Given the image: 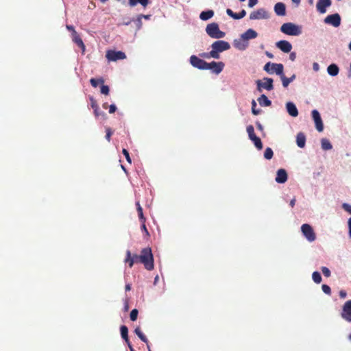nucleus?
<instances>
[{"label": "nucleus", "instance_id": "1", "mask_svg": "<svg viewBox=\"0 0 351 351\" xmlns=\"http://www.w3.org/2000/svg\"><path fill=\"white\" fill-rule=\"evenodd\" d=\"M211 47L212 50L210 51L209 54H204V57L207 58L211 57L218 59L219 58V53L229 49L230 45L228 42L220 40L214 42Z\"/></svg>", "mask_w": 351, "mask_h": 351}, {"label": "nucleus", "instance_id": "2", "mask_svg": "<svg viewBox=\"0 0 351 351\" xmlns=\"http://www.w3.org/2000/svg\"><path fill=\"white\" fill-rule=\"evenodd\" d=\"M140 263L148 271H152L154 268V256L150 247H145L141 251Z\"/></svg>", "mask_w": 351, "mask_h": 351}, {"label": "nucleus", "instance_id": "3", "mask_svg": "<svg viewBox=\"0 0 351 351\" xmlns=\"http://www.w3.org/2000/svg\"><path fill=\"white\" fill-rule=\"evenodd\" d=\"M280 31L289 36H298L301 34V27L292 23H285L280 27Z\"/></svg>", "mask_w": 351, "mask_h": 351}, {"label": "nucleus", "instance_id": "4", "mask_svg": "<svg viewBox=\"0 0 351 351\" xmlns=\"http://www.w3.org/2000/svg\"><path fill=\"white\" fill-rule=\"evenodd\" d=\"M206 32L213 38H222L225 36V32L219 29V25L216 23H212L207 25L206 27Z\"/></svg>", "mask_w": 351, "mask_h": 351}, {"label": "nucleus", "instance_id": "5", "mask_svg": "<svg viewBox=\"0 0 351 351\" xmlns=\"http://www.w3.org/2000/svg\"><path fill=\"white\" fill-rule=\"evenodd\" d=\"M264 70L270 74L276 73L280 75L283 72V65L282 64L267 62L264 66Z\"/></svg>", "mask_w": 351, "mask_h": 351}, {"label": "nucleus", "instance_id": "6", "mask_svg": "<svg viewBox=\"0 0 351 351\" xmlns=\"http://www.w3.org/2000/svg\"><path fill=\"white\" fill-rule=\"evenodd\" d=\"M301 230L304 236L306 239L310 241L313 242L316 239L315 233L313 229V228L307 223H304L301 227Z\"/></svg>", "mask_w": 351, "mask_h": 351}, {"label": "nucleus", "instance_id": "7", "mask_svg": "<svg viewBox=\"0 0 351 351\" xmlns=\"http://www.w3.org/2000/svg\"><path fill=\"white\" fill-rule=\"evenodd\" d=\"M263 81H264L263 82L260 80H258L256 81L257 90L259 92L262 91V88L266 89L267 90H271L274 89V86H273L274 81L271 78L264 77Z\"/></svg>", "mask_w": 351, "mask_h": 351}, {"label": "nucleus", "instance_id": "8", "mask_svg": "<svg viewBox=\"0 0 351 351\" xmlns=\"http://www.w3.org/2000/svg\"><path fill=\"white\" fill-rule=\"evenodd\" d=\"M206 66L204 68V70H212V71L215 74L220 73L223 68H224V63L222 62H215L213 61L210 63H208L206 62Z\"/></svg>", "mask_w": 351, "mask_h": 351}, {"label": "nucleus", "instance_id": "9", "mask_svg": "<svg viewBox=\"0 0 351 351\" xmlns=\"http://www.w3.org/2000/svg\"><path fill=\"white\" fill-rule=\"evenodd\" d=\"M140 257L141 254L138 255L136 254H134L132 255L131 252L130 250H127L124 263L125 264H128L129 267L131 268L135 263H140Z\"/></svg>", "mask_w": 351, "mask_h": 351}, {"label": "nucleus", "instance_id": "10", "mask_svg": "<svg viewBox=\"0 0 351 351\" xmlns=\"http://www.w3.org/2000/svg\"><path fill=\"white\" fill-rule=\"evenodd\" d=\"M106 57L109 61H117L118 60L125 59L126 56L125 53L120 51H116L113 50H109L107 51Z\"/></svg>", "mask_w": 351, "mask_h": 351}, {"label": "nucleus", "instance_id": "11", "mask_svg": "<svg viewBox=\"0 0 351 351\" xmlns=\"http://www.w3.org/2000/svg\"><path fill=\"white\" fill-rule=\"evenodd\" d=\"M341 316L345 320L351 322V300L346 301L343 307Z\"/></svg>", "mask_w": 351, "mask_h": 351}, {"label": "nucleus", "instance_id": "12", "mask_svg": "<svg viewBox=\"0 0 351 351\" xmlns=\"http://www.w3.org/2000/svg\"><path fill=\"white\" fill-rule=\"evenodd\" d=\"M269 14L267 11L263 8H259L257 10L252 12L250 15L251 20L268 19Z\"/></svg>", "mask_w": 351, "mask_h": 351}, {"label": "nucleus", "instance_id": "13", "mask_svg": "<svg viewBox=\"0 0 351 351\" xmlns=\"http://www.w3.org/2000/svg\"><path fill=\"white\" fill-rule=\"evenodd\" d=\"M324 22L328 24H331L335 27H337L341 24V17L339 14H330L325 18Z\"/></svg>", "mask_w": 351, "mask_h": 351}, {"label": "nucleus", "instance_id": "14", "mask_svg": "<svg viewBox=\"0 0 351 351\" xmlns=\"http://www.w3.org/2000/svg\"><path fill=\"white\" fill-rule=\"evenodd\" d=\"M311 114L315 123L316 129L318 132H322L324 130V125L319 112L317 110H313Z\"/></svg>", "mask_w": 351, "mask_h": 351}, {"label": "nucleus", "instance_id": "15", "mask_svg": "<svg viewBox=\"0 0 351 351\" xmlns=\"http://www.w3.org/2000/svg\"><path fill=\"white\" fill-rule=\"evenodd\" d=\"M190 62L191 65L195 68H197L201 70H204L206 64V61L202 59H200L197 56L193 55L190 58Z\"/></svg>", "mask_w": 351, "mask_h": 351}, {"label": "nucleus", "instance_id": "16", "mask_svg": "<svg viewBox=\"0 0 351 351\" xmlns=\"http://www.w3.org/2000/svg\"><path fill=\"white\" fill-rule=\"evenodd\" d=\"M331 5L330 0H318L317 3V10L321 13L324 14L326 12V8Z\"/></svg>", "mask_w": 351, "mask_h": 351}, {"label": "nucleus", "instance_id": "17", "mask_svg": "<svg viewBox=\"0 0 351 351\" xmlns=\"http://www.w3.org/2000/svg\"><path fill=\"white\" fill-rule=\"evenodd\" d=\"M288 176L287 171L284 169H280L277 171L275 180L277 183L283 184L287 182Z\"/></svg>", "mask_w": 351, "mask_h": 351}, {"label": "nucleus", "instance_id": "18", "mask_svg": "<svg viewBox=\"0 0 351 351\" xmlns=\"http://www.w3.org/2000/svg\"><path fill=\"white\" fill-rule=\"evenodd\" d=\"M276 46L283 52L289 53L291 51L292 45L287 40H280L276 43Z\"/></svg>", "mask_w": 351, "mask_h": 351}, {"label": "nucleus", "instance_id": "19", "mask_svg": "<svg viewBox=\"0 0 351 351\" xmlns=\"http://www.w3.org/2000/svg\"><path fill=\"white\" fill-rule=\"evenodd\" d=\"M226 13L229 16L237 20L243 18L246 15V12L245 10H242L239 13H235L231 9L228 8L226 10Z\"/></svg>", "mask_w": 351, "mask_h": 351}, {"label": "nucleus", "instance_id": "20", "mask_svg": "<svg viewBox=\"0 0 351 351\" xmlns=\"http://www.w3.org/2000/svg\"><path fill=\"white\" fill-rule=\"evenodd\" d=\"M274 11L278 16L286 14V7L283 3L278 2L274 5Z\"/></svg>", "mask_w": 351, "mask_h": 351}, {"label": "nucleus", "instance_id": "21", "mask_svg": "<svg viewBox=\"0 0 351 351\" xmlns=\"http://www.w3.org/2000/svg\"><path fill=\"white\" fill-rule=\"evenodd\" d=\"M258 34L256 31L252 29H249L241 35V38L244 40H248L256 38Z\"/></svg>", "mask_w": 351, "mask_h": 351}, {"label": "nucleus", "instance_id": "22", "mask_svg": "<svg viewBox=\"0 0 351 351\" xmlns=\"http://www.w3.org/2000/svg\"><path fill=\"white\" fill-rule=\"evenodd\" d=\"M286 108L288 113L293 117H295L298 115V110L295 106V105L292 102H287L286 104Z\"/></svg>", "mask_w": 351, "mask_h": 351}, {"label": "nucleus", "instance_id": "23", "mask_svg": "<svg viewBox=\"0 0 351 351\" xmlns=\"http://www.w3.org/2000/svg\"><path fill=\"white\" fill-rule=\"evenodd\" d=\"M72 40L79 47L82 49V51L84 52L85 45L77 32H74V34H72Z\"/></svg>", "mask_w": 351, "mask_h": 351}, {"label": "nucleus", "instance_id": "24", "mask_svg": "<svg viewBox=\"0 0 351 351\" xmlns=\"http://www.w3.org/2000/svg\"><path fill=\"white\" fill-rule=\"evenodd\" d=\"M90 105H91V108L93 109L94 110V114L96 117H98L100 115H103L104 114V112H101L99 110V106L96 101V100L93 98V97H90Z\"/></svg>", "mask_w": 351, "mask_h": 351}, {"label": "nucleus", "instance_id": "25", "mask_svg": "<svg viewBox=\"0 0 351 351\" xmlns=\"http://www.w3.org/2000/svg\"><path fill=\"white\" fill-rule=\"evenodd\" d=\"M296 143H297V145L300 147V148H303L305 146V143H306V136L304 134V133L302 132H299L298 134H297V136H296Z\"/></svg>", "mask_w": 351, "mask_h": 351}, {"label": "nucleus", "instance_id": "26", "mask_svg": "<svg viewBox=\"0 0 351 351\" xmlns=\"http://www.w3.org/2000/svg\"><path fill=\"white\" fill-rule=\"evenodd\" d=\"M149 0H129L128 4L131 7H134L137 4H141L143 8H146L149 4Z\"/></svg>", "mask_w": 351, "mask_h": 351}, {"label": "nucleus", "instance_id": "27", "mask_svg": "<svg viewBox=\"0 0 351 351\" xmlns=\"http://www.w3.org/2000/svg\"><path fill=\"white\" fill-rule=\"evenodd\" d=\"M214 16V11L212 10H208L206 11H203L200 13L199 18L202 21H207L211 19Z\"/></svg>", "mask_w": 351, "mask_h": 351}, {"label": "nucleus", "instance_id": "28", "mask_svg": "<svg viewBox=\"0 0 351 351\" xmlns=\"http://www.w3.org/2000/svg\"><path fill=\"white\" fill-rule=\"evenodd\" d=\"M258 101L261 106H270L271 105V101L265 95H261L258 98Z\"/></svg>", "mask_w": 351, "mask_h": 351}, {"label": "nucleus", "instance_id": "29", "mask_svg": "<svg viewBox=\"0 0 351 351\" xmlns=\"http://www.w3.org/2000/svg\"><path fill=\"white\" fill-rule=\"evenodd\" d=\"M339 67L335 64H331L327 68V71L331 76H336L339 73Z\"/></svg>", "mask_w": 351, "mask_h": 351}, {"label": "nucleus", "instance_id": "30", "mask_svg": "<svg viewBox=\"0 0 351 351\" xmlns=\"http://www.w3.org/2000/svg\"><path fill=\"white\" fill-rule=\"evenodd\" d=\"M121 337L125 341L127 344L130 342L128 339V328L126 326L123 325L120 328Z\"/></svg>", "mask_w": 351, "mask_h": 351}, {"label": "nucleus", "instance_id": "31", "mask_svg": "<svg viewBox=\"0 0 351 351\" xmlns=\"http://www.w3.org/2000/svg\"><path fill=\"white\" fill-rule=\"evenodd\" d=\"M281 80L282 82V86L286 88L289 86V84L295 78V75H293L292 77L288 78L283 73L280 75Z\"/></svg>", "mask_w": 351, "mask_h": 351}, {"label": "nucleus", "instance_id": "32", "mask_svg": "<svg viewBox=\"0 0 351 351\" xmlns=\"http://www.w3.org/2000/svg\"><path fill=\"white\" fill-rule=\"evenodd\" d=\"M321 144H322V148L324 150H330L332 148V146L330 142L326 138H323L321 141Z\"/></svg>", "mask_w": 351, "mask_h": 351}, {"label": "nucleus", "instance_id": "33", "mask_svg": "<svg viewBox=\"0 0 351 351\" xmlns=\"http://www.w3.org/2000/svg\"><path fill=\"white\" fill-rule=\"evenodd\" d=\"M251 141L254 143L255 147L258 150H261V149H263V143H262L261 140V138L259 137H258L256 136L254 138H252Z\"/></svg>", "mask_w": 351, "mask_h": 351}, {"label": "nucleus", "instance_id": "34", "mask_svg": "<svg viewBox=\"0 0 351 351\" xmlns=\"http://www.w3.org/2000/svg\"><path fill=\"white\" fill-rule=\"evenodd\" d=\"M134 332L136 335L139 337V339L143 341V342H147V337L143 333L141 328L139 327H137L134 330Z\"/></svg>", "mask_w": 351, "mask_h": 351}, {"label": "nucleus", "instance_id": "35", "mask_svg": "<svg viewBox=\"0 0 351 351\" xmlns=\"http://www.w3.org/2000/svg\"><path fill=\"white\" fill-rule=\"evenodd\" d=\"M90 82L93 87L96 88L99 85V84H104V80L102 77H100L99 79L91 78L90 80Z\"/></svg>", "mask_w": 351, "mask_h": 351}, {"label": "nucleus", "instance_id": "36", "mask_svg": "<svg viewBox=\"0 0 351 351\" xmlns=\"http://www.w3.org/2000/svg\"><path fill=\"white\" fill-rule=\"evenodd\" d=\"M246 130H247V132L248 134L249 138L250 140H252L255 136H256V135L255 134V132H254V129L253 125H248L247 127Z\"/></svg>", "mask_w": 351, "mask_h": 351}, {"label": "nucleus", "instance_id": "37", "mask_svg": "<svg viewBox=\"0 0 351 351\" xmlns=\"http://www.w3.org/2000/svg\"><path fill=\"white\" fill-rule=\"evenodd\" d=\"M273 156H274V152H273V150L271 149V148L267 147L264 152L265 158L267 160H270L272 158Z\"/></svg>", "mask_w": 351, "mask_h": 351}, {"label": "nucleus", "instance_id": "38", "mask_svg": "<svg viewBox=\"0 0 351 351\" xmlns=\"http://www.w3.org/2000/svg\"><path fill=\"white\" fill-rule=\"evenodd\" d=\"M312 278L316 284H319L322 282V276L318 271H314L313 273Z\"/></svg>", "mask_w": 351, "mask_h": 351}, {"label": "nucleus", "instance_id": "39", "mask_svg": "<svg viewBox=\"0 0 351 351\" xmlns=\"http://www.w3.org/2000/svg\"><path fill=\"white\" fill-rule=\"evenodd\" d=\"M137 213L141 222L145 223V217L143 215V208H137Z\"/></svg>", "mask_w": 351, "mask_h": 351}, {"label": "nucleus", "instance_id": "40", "mask_svg": "<svg viewBox=\"0 0 351 351\" xmlns=\"http://www.w3.org/2000/svg\"><path fill=\"white\" fill-rule=\"evenodd\" d=\"M138 311L137 309L134 308L132 310L130 315V319L133 322L136 321L138 317Z\"/></svg>", "mask_w": 351, "mask_h": 351}, {"label": "nucleus", "instance_id": "41", "mask_svg": "<svg viewBox=\"0 0 351 351\" xmlns=\"http://www.w3.org/2000/svg\"><path fill=\"white\" fill-rule=\"evenodd\" d=\"M109 92H110L109 86L102 84L101 86V93L108 95L109 94Z\"/></svg>", "mask_w": 351, "mask_h": 351}, {"label": "nucleus", "instance_id": "42", "mask_svg": "<svg viewBox=\"0 0 351 351\" xmlns=\"http://www.w3.org/2000/svg\"><path fill=\"white\" fill-rule=\"evenodd\" d=\"M256 103L254 100H252V112L254 115H257L260 113L261 110H256Z\"/></svg>", "mask_w": 351, "mask_h": 351}, {"label": "nucleus", "instance_id": "43", "mask_svg": "<svg viewBox=\"0 0 351 351\" xmlns=\"http://www.w3.org/2000/svg\"><path fill=\"white\" fill-rule=\"evenodd\" d=\"M106 139L110 142V138H111V136L113 134V132L112 131L111 128H106Z\"/></svg>", "mask_w": 351, "mask_h": 351}, {"label": "nucleus", "instance_id": "44", "mask_svg": "<svg viewBox=\"0 0 351 351\" xmlns=\"http://www.w3.org/2000/svg\"><path fill=\"white\" fill-rule=\"evenodd\" d=\"M322 291L327 295H330L331 294V289L327 285H322Z\"/></svg>", "mask_w": 351, "mask_h": 351}, {"label": "nucleus", "instance_id": "45", "mask_svg": "<svg viewBox=\"0 0 351 351\" xmlns=\"http://www.w3.org/2000/svg\"><path fill=\"white\" fill-rule=\"evenodd\" d=\"M321 269H322V271L323 274L324 275V276H326V277L330 276L331 273H330V269L328 267H322Z\"/></svg>", "mask_w": 351, "mask_h": 351}, {"label": "nucleus", "instance_id": "46", "mask_svg": "<svg viewBox=\"0 0 351 351\" xmlns=\"http://www.w3.org/2000/svg\"><path fill=\"white\" fill-rule=\"evenodd\" d=\"M136 25L138 29H141L142 27V16H138L136 20L135 21Z\"/></svg>", "mask_w": 351, "mask_h": 351}, {"label": "nucleus", "instance_id": "47", "mask_svg": "<svg viewBox=\"0 0 351 351\" xmlns=\"http://www.w3.org/2000/svg\"><path fill=\"white\" fill-rule=\"evenodd\" d=\"M122 153H123V154L125 156V159L127 160V161H128L129 163H131V162H132V160H131V158H130V154H129L128 151L126 149H123V150H122Z\"/></svg>", "mask_w": 351, "mask_h": 351}, {"label": "nucleus", "instance_id": "48", "mask_svg": "<svg viewBox=\"0 0 351 351\" xmlns=\"http://www.w3.org/2000/svg\"><path fill=\"white\" fill-rule=\"evenodd\" d=\"M142 223V225H141V230L145 233V236L147 237H149V233L147 229V227L145 226V223H143V222H141Z\"/></svg>", "mask_w": 351, "mask_h": 351}, {"label": "nucleus", "instance_id": "49", "mask_svg": "<svg viewBox=\"0 0 351 351\" xmlns=\"http://www.w3.org/2000/svg\"><path fill=\"white\" fill-rule=\"evenodd\" d=\"M342 208L346 211L348 212V213L351 214V205L347 204V203H343L342 204Z\"/></svg>", "mask_w": 351, "mask_h": 351}, {"label": "nucleus", "instance_id": "50", "mask_svg": "<svg viewBox=\"0 0 351 351\" xmlns=\"http://www.w3.org/2000/svg\"><path fill=\"white\" fill-rule=\"evenodd\" d=\"M258 3V0H249L248 6L250 8H253Z\"/></svg>", "mask_w": 351, "mask_h": 351}, {"label": "nucleus", "instance_id": "51", "mask_svg": "<svg viewBox=\"0 0 351 351\" xmlns=\"http://www.w3.org/2000/svg\"><path fill=\"white\" fill-rule=\"evenodd\" d=\"M117 110V107L114 104H111L110 106H109V112L110 114L112 113H114Z\"/></svg>", "mask_w": 351, "mask_h": 351}, {"label": "nucleus", "instance_id": "52", "mask_svg": "<svg viewBox=\"0 0 351 351\" xmlns=\"http://www.w3.org/2000/svg\"><path fill=\"white\" fill-rule=\"evenodd\" d=\"M66 29H67L68 30H69V31H71V35H72L73 34H74V32H77L75 31V29L74 27H73V26H72V25H66Z\"/></svg>", "mask_w": 351, "mask_h": 351}, {"label": "nucleus", "instance_id": "53", "mask_svg": "<svg viewBox=\"0 0 351 351\" xmlns=\"http://www.w3.org/2000/svg\"><path fill=\"white\" fill-rule=\"evenodd\" d=\"M234 47L238 48V49H241V50H243L245 48V46H244V45L241 46V45L239 42L238 43H236V42L234 43Z\"/></svg>", "mask_w": 351, "mask_h": 351}, {"label": "nucleus", "instance_id": "54", "mask_svg": "<svg viewBox=\"0 0 351 351\" xmlns=\"http://www.w3.org/2000/svg\"><path fill=\"white\" fill-rule=\"evenodd\" d=\"M256 128L258 130H260L261 132H263V126L261 125V123L258 121L256 122Z\"/></svg>", "mask_w": 351, "mask_h": 351}, {"label": "nucleus", "instance_id": "55", "mask_svg": "<svg viewBox=\"0 0 351 351\" xmlns=\"http://www.w3.org/2000/svg\"><path fill=\"white\" fill-rule=\"evenodd\" d=\"M339 296H340L341 298L343 299V298H345L347 296V293H346V292L345 291L341 290L339 291Z\"/></svg>", "mask_w": 351, "mask_h": 351}, {"label": "nucleus", "instance_id": "56", "mask_svg": "<svg viewBox=\"0 0 351 351\" xmlns=\"http://www.w3.org/2000/svg\"><path fill=\"white\" fill-rule=\"evenodd\" d=\"M296 58V54L295 52H292L290 53L289 55V59L291 60V61H294Z\"/></svg>", "mask_w": 351, "mask_h": 351}, {"label": "nucleus", "instance_id": "57", "mask_svg": "<svg viewBox=\"0 0 351 351\" xmlns=\"http://www.w3.org/2000/svg\"><path fill=\"white\" fill-rule=\"evenodd\" d=\"M295 198H293V199H292L291 200V202H290V206H291V207H293V206H295Z\"/></svg>", "mask_w": 351, "mask_h": 351}, {"label": "nucleus", "instance_id": "58", "mask_svg": "<svg viewBox=\"0 0 351 351\" xmlns=\"http://www.w3.org/2000/svg\"><path fill=\"white\" fill-rule=\"evenodd\" d=\"M318 68H319V65L317 63L315 62L313 64V69L315 70V71H317L318 70Z\"/></svg>", "mask_w": 351, "mask_h": 351}, {"label": "nucleus", "instance_id": "59", "mask_svg": "<svg viewBox=\"0 0 351 351\" xmlns=\"http://www.w3.org/2000/svg\"><path fill=\"white\" fill-rule=\"evenodd\" d=\"M139 16H142V19H149L150 18V15H144V14H139Z\"/></svg>", "mask_w": 351, "mask_h": 351}, {"label": "nucleus", "instance_id": "60", "mask_svg": "<svg viewBox=\"0 0 351 351\" xmlns=\"http://www.w3.org/2000/svg\"><path fill=\"white\" fill-rule=\"evenodd\" d=\"M145 343H146L148 351L151 350L150 344H149V342L147 339V342H145Z\"/></svg>", "mask_w": 351, "mask_h": 351}, {"label": "nucleus", "instance_id": "61", "mask_svg": "<svg viewBox=\"0 0 351 351\" xmlns=\"http://www.w3.org/2000/svg\"><path fill=\"white\" fill-rule=\"evenodd\" d=\"M128 346L130 348V351H134V348H133V347H132V346L130 342H128Z\"/></svg>", "mask_w": 351, "mask_h": 351}, {"label": "nucleus", "instance_id": "62", "mask_svg": "<svg viewBox=\"0 0 351 351\" xmlns=\"http://www.w3.org/2000/svg\"><path fill=\"white\" fill-rule=\"evenodd\" d=\"M131 290V285L130 284H128L125 285V291H130Z\"/></svg>", "mask_w": 351, "mask_h": 351}, {"label": "nucleus", "instance_id": "63", "mask_svg": "<svg viewBox=\"0 0 351 351\" xmlns=\"http://www.w3.org/2000/svg\"><path fill=\"white\" fill-rule=\"evenodd\" d=\"M293 3H295L296 5H299L300 3V0H291Z\"/></svg>", "mask_w": 351, "mask_h": 351}, {"label": "nucleus", "instance_id": "64", "mask_svg": "<svg viewBox=\"0 0 351 351\" xmlns=\"http://www.w3.org/2000/svg\"><path fill=\"white\" fill-rule=\"evenodd\" d=\"M348 228H351V217L348 219Z\"/></svg>", "mask_w": 351, "mask_h": 351}]
</instances>
